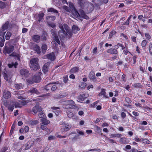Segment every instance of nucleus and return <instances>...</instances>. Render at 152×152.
Segmentation results:
<instances>
[{
	"label": "nucleus",
	"mask_w": 152,
	"mask_h": 152,
	"mask_svg": "<svg viewBox=\"0 0 152 152\" xmlns=\"http://www.w3.org/2000/svg\"><path fill=\"white\" fill-rule=\"evenodd\" d=\"M59 27L61 30L58 32V35L61 41L65 37L69 38L72 36V33L66 24H64L63 25L60 24Z\"/></svg>",
	"instance_id": "f257e3e1"
},
{
	"label": "nucleus",
	"mask_w": 152,
	"mask_h": 152,
	"mask_svg": "<svg viewBox=\"0 0 152 152\" xmlns=\"http://www.w3.org/2000/svg\"><path fill=\"white\" fill-rule=\"evenodd\" d=\"M44 15V14L43 13H41L37 15H36L34 17L36 20H37L39 22H40L42 21Z\"/></svg>",
	"instance_id": "1a4fd4ad"
},
{
	"label": "nucleus",
	"mask_w": 152,
	"mask_h": 152,
	"mask_svg": "<svg viewBox=\"0 0 152 152\" xmlns=\"http://www.w3.org/2000/svg\"><path fill=\"white\" fill-rule=\"evenodd\" d=\"M71 125L69 124H65L64 125V131H67L71 128Z\"/></svg>",
	"instance_id": "393cba45"
},
{
	"label": "nucleus",
	"mask_w": 152,
	"mask_h": 152,
	"mask_svg": "<svg viewBox=\"0 0 152 152\" xmlns=\"http://www.w3.org/2000/svg\"><path fill=\"white\" fill-rule=\"evenodd\" d=\"M48 21H49V20L47 21V22H48V24L49 25V26H51V27H52L53 28H55L56 27V25L54 23H50V24L49 23Z\"/></svg>",
	"instance_id": "680f3d73"
},
{
	"label": "nucleus",
	"mask_w": 152,
	"mask_h": 152,
	"mask_svg": "<svg viewBox=\"0 0 152 152\" xmlns=\"http://www.w3.org/2000/svg\"><path fill=\"white\" fill-rule=\"evenodd\" d=\"M80 30V29L78 27L75 25H73L72 27V31L73 33L75 34L77 32Z\"/></svg>",
	"instance_id": "b1692460"
},
{
	"label": "nucleus",
	"mask_w": 152,
	"mask_h": 152,
	"mask_svg": "<svg viewBox=\"0 0 152 152\" xmlns=\"http://www.w3.org/2000/svg\"><path fill=\"white\" fill-rule=\"evenodd\" d=\"M79 69L78 67H74L70 70V72L72 73H75L78 71Z\"/></svg>",
	"instance_id": "58836bf2"
},
{
	"label": "nucleus",
	"mask_w": 152,
	"mask_h": 152,
	"mask_svg": "<svg viewBox=\"0 0 152 152\" xmlns=\"http://www.w3.org/2000/svg\"><path fill=\"white\" fill-rule=\"evenodd\" d=\"M46 57L47 58L51 61L54 60L56 58L55 55L53 53L47 55Z\"/></svg>",
	"instance_id": "2eb2a0df"
},
{
	"label": "nucleus",
	"mask_w": 152,
	"mask_h": 152,
	"mask_svg": "<svg viewBox=\"0 0 152 152\" xmlns=\"http://www.w3.org/2000/svg\"><path fill=\"white\" fill-rule=\"evenodd\" d=\"M30 148L28 142L26 144V147L24 149L25 150H26L30 149Z\"/></svg>",
	"instance_id": "864d4df0"
},
{
	"label": "nucleus",
	"mask_w": 152,
	"mask_h": 152,
	"mask_svg": "<svg viewBox=\"0 0 152 152\" xmlns=\"http://www.w3.org/2000/svg\"><path fill=\"white\" fill-rule=\"evenodd\" d=\"M40 39V37L39 35H34L32 37L33 40L37 43H38L39 42Z\"/></svg>",
	"instance_id": "6ab92c4d"
},
{
	"label": "nucleus",
	"mask_w": 152,
	"mask_h": 152,
	"mask_svg": "<svg viewBox=\"0 0 152 152\" xmlns=\"http://www.w3.org/2000/svg\"><path fill=\"white\" fill-rule=\"evenodd\" d=\"M26 104V102L23 100L21 102H17L15 103V107H20L21 106L25 105Z\"/></svg>",
	"instance_id": "dca6fc26"
},
{
	"label": "nucleus",
	"mask_w": 152,
	"mask_h": 152,
	"mask_svg": "<svg viewBox=\"0 0 152 152\" xmlns=\"http://www.w3.org/2000/svg\"><path fill=\"white\" fill-rule=\"evenodd\" d=\"M20 73L21 75L25 77H27L29 75L28 71L25 69H21L20 71Z\"/></svg>",
	"instance_id": "9b49d317"
},
{
	"label": "nucleus",
	"mask_w": 152,
	"mask_h": 152,
	"mask_svg": "<svg viewBox=\"0 0 152 152\" xmlns=\"http://www.w3.org/2000/svg\"><path fill=\"white\" fill-rule=\"evenodd\" d=\"M34 49L38 54H39L40 53V50L39 47L38 45H36L34 48Z\"/></svg>",
	"instance_id": "ea45409f"
},
{
	"label": "nucleus",
	"mask_w": 152,
	"mask_h": 152,
	"mask_svg": "<svg viewBox=\"0 0 152 152\" xmlns=\"http://www.w3.org/2000/svg\"><path fill=\"white\" fill-rule=\"evenodd\" d=\"M3 95L4 99H9L11 97V94L9 91L5 90L4 91Z\"/></svg>",
	"instance_id": "ddd939ff"
},
{
	"label": "nucleus",
	"mask_w": 152,
	"mask_h": 152,
	"mask_svg": "<svg viewBox=\"0 0 152 152\" xmlns=\"http://www.w3.org/2000/svg\"><path fill=\"white\" fill-rule=\"evenodd\" d=\"M45 94H44L43 96H39V97L36 99L37 100H41L45 99L44 96H46Z\"/></svg>",
	"instance_id": "3c124183"
},
{
	"label": "nucleus",
	"mask_w": 152,
	"mask_h": 152,
	"mask_svg": "<svg viewBox=\"0 0 152 152\" xmlns=\"http://www.w3.org/2000/svg\"><path fill=\"white\" fill-rule=\"evenodd\" d=\"M97 151L98 152H99L101 151V150L100 149H93L89 150V151Z\"/></svg>",
	"instance_id": "e2e57ef3"
},
{
	"label": "nucleus",
	"mask_w": 152,
	"mask_h": 152,
	"mask_svg": "<svg viewBox=\"0 0 152 152\" xmlns=\"http://www.w3.org/2000/svg\"><path fill=\"white\" fill-rule=\"evenodd\" d=\"M41 121L42 124L44 125H47L50 123V121L45 118H41Z\"/></svg>",
	"instance_id": "4be33fe9"
},
{
	"label": "nucleus",
	"mask_w": 152,
	"mask_h": 152,
	"mask_svg": "<svg viewBox=\"0 0 152 152\" xmlns=\"http://www.w3.org/2000/svg\"><path fill=\"white\" fill-rule=\"evenodd\" d=\"M120 142L122 144H127L129 143V141L125 137H122L120 139Z\"/></svg>",
	"instance_id": "412c9836"
},
{
	"label": "nucleus",
	"mask_w": 152,
	"mask_h": 152,
	"mask_svg": "<svg viewBox=\"0 0 152 152\" xmlns=\"http://www.w3.org/2000/svg\"><path fill=\"white\" fill-rule=\"evenodd\" d=\"M145 36L146 38L148 40L150 39L151 38L150 35L148 33H146L145 34Z\"/></svg>",
	"instance_id": "49530a36"
},
{
	"label": "nucleus",
	"mask_w": 152,
	"mask_h": 152,
	"mask_svg": "<svg viewBox=\"0 0 152 152\" xmlns=\"http://www.w3.org/2000/svg\"><path fill=\"white\" fill-rule=\"evenodd\" d=\"M39 116L41 118H45V115L43 113H40L39 114Z\"/></svg>",
	"instance_id": "6e6d98bb"
},
{
	"label": "nucleus",
	"mask_w": 152,
	"mask_h": 152,
	"mask_svg": "<svg viewBox=\"0 0 152 152\" xmlns=\"http://www.w3.org/2000/svg\"><path fill=\"white\" fill-rule=\"evenodd\" d=\"M42 110V109L41 107L38 105H37L33 108L32 112L34 114H35L38 112H40Z\"/></svg>",
	"instance_id": "9d476101"
},
{
	"label": "nucleus",
	"mask_w": 152,
	"mask_h": 152,
	"mask_svg": "<svg viewBox=\"0 0 152 152\" xmlns=\"http://www.w3.org/2000/svg\"><path fill=\"white\" fill-rule=\"evenodd\" d=\"M9 22H7L5 23L3 25L2 27V31H5V30L7 29V28L8 25L9 24Z\"/></svg>",
	"instance_id": "c85d7f7f"
},
{
	"label": "nucleus",
	"mask_w": 152,
	"mask_h": 152,
	"mask_svg": "<svg viewBox=\"0 0 152 152\" xmlns=\"http://www.w3.org/2000/svg\"><path fill=\"white\" fill-rule=\"evenodd\" d=\"M14 104L13 103L12 105H9L8 107V110L11 111H12L14 108Z\"/></svg>",
	"instance_id": "a19ab883"
},
{
	"label": "nucleus",
	"mask_w": 152,
	"mask_h": 152,
	"mask_svg": "<svg viewBox=\"0 0 152 152\" xmlns=\"http://www.w3.org/2000/svg\"><path fill=\"white\" fill-rule=\"evenodd\" d=\"M140 124L141 125H146L147 124V122L145 121H140Z\"/></svg>",
	"instance_id": "69168bd1"
},
{
	"label": "nucleus",
	"mask_w": 152,
	"mask_h": 152,
	"mask_svg": "<svg viewBox=\"0 0 152 152\" xmlns=\"http://www.w3.org/2000/svg\"><path fill=\"white\" fill-rule=\"evenodd\" d=\"M88 96V94L87 93H82L78 96L77 99L78 102H82Z\"/></svg>",
	"instance_id": "0eeeda50"
},
{
	"label": "nucleus",
	"mask_w": 152,
	"mask_h": 152,
	"mask_svg": "<svg viewBox=\"0 0 152 152\" xmlns=\"http://www.w3.org/2000/svg\"><path fill=\"white\" fill-rule=\"evenodd\" d=\"M42 73L39 72L38 75H35L32 78V80L31 79H28L26 80L28 84H31L33 83L34 82L39 83L40 81Z\"/></svg>",
	"instance_id": "39448f33"
},
{
	"label": "nucleus",
	"mask_w": 152,
	"mask_h": 152,
	"mask_svg": "<svg viewBox=\"0 0 152 152\" xmlns=\"http://www.w3.org/2000/svg\"><path fill=\"white\" fill-rule=\"evenodd\" d=\"M56 18V17L54 16H47L46 17V19L47 20H50L52 21L54 20Z\"/></svg>",
	"instance_id": "2f4dec72"
},
{
	"label": "nucleus",
	"mask_w": 152,
	"mask_h": 152,
	"mask_svg": "<svg viewBox=\"0 0 152 152\" xmlns=\"http://www.w3.org/2000/svg\"><path fill=\"white\" fill-rule=\"evenodd\" d=\"M66 96V95L65 94L63 93L59 94L57 96H54V97L56 98H62L65 97Z\"/></svg>",
	"instance_id": "f704fd0d"
},
{
	"label": "nucleus",
	"mask_w": 152,
	"mask_h": 152,
	"mask_svg": "<svg viewBox=\"0 0 152 152\" xmlns=\"http://www.w3.org/2000/svg\"><path fill=\"white\" fill-rule=\"evenodd\" d=\"M100 1H103L105 4H106L108 2V0H97L96 2H97V3H98Z\"/></svg>",
	"instance_id": "338daca9"
},
{
	"label": "nucleus",
	"mask_w": 152,
	"mask_h": 152,
	"mask_svg": "<svg viewBox=\"0 0 152 152\" xmlns=\"http://www.w3.org/2000/svg\"><path fill=\"white\" fill-rule=\"evenodd\" d=\"M148 49L150 54L152 56V42H151L149 44Z\"/></svg>",
	"instance_id": "72a5a7b5"
},
{
	"label": "nucleus",
	"mask_w": 152,
	"mask_h": 152,
	"mask_svg": "<svg viewBox=\"0 0 152 152\" xmlns=\"http://www.w3.org/2000/svg\"><path fill=\"white\" fill-rule=\"evenodd\" d=\"M107 53L111 54H116L118 53L117 50L115 48H110L107 50Z\"/></svg>",
	"instance_id": "aec40b11"
},
{
	"label": "nucleus",
	"mask_w": 152,
	"mask_h": 152,
	"mask_svg": "<svg viewBox=\"0 0 152 152\" xmlns=\"http://www.w3.org/2000/svg\"><path fill=\"white\" fill-rule=\"evenodd\" d=\"M100 94L103 95L105 98H108V96L106 95L105 92V90L104 89H102Z\"/></svg>",
	"instance_id": "cd10ccee"
},
{
	"label": "nucleus",
	"mask_w": 152,
	"mask_h": 152,
	"mask_svg": "<svg viewBox=\"0 0 152 152\" xmlns=\"http://www.w3.org/2000/svg\"><path fill=\"white\" fill-rule=\"evenodd\" d=\"M115 33V31L113 30L110 33L109 35V37L111 38L112 37L113 35Z\"/></svg>",
	"instance_id": "13d9d810"
},
{
	"label": "nucleus",
	"mask_w": 152,
	"mask_h": 152,
	"mask_svg": "<svg viewBox=\"0 0 152 152\" xmlns=\"http://www.w3.org/2000/svg\"><path fill=\"white\" fill-rule=\"evenodd\" d=\"M42 71L45 74H46L48 72V67H42Z\"/></svg>",
	"instance_id": "c03bdc74"
},
{
	"label": "nucleus",
	"mask_w": 152,
	"mask_h": 152,
	"mask_svg": "<svg viewBox=\"0 0 152 152\" xmlns=\"http://www.w3.org/2000/svg\"><path fill=\"white\" fill-rule=\"evenodd\" d=\"M98 101H96L94 103L92 104L91 105V107L92 108H94L97 106V104L98 103Z\"/></svg>",
	"instance_id": "a18cd8bd"
},
{
	"label": "nucleus",
	"mask_w": 152,
	"mask_h": 152,
	"mask_svg": "<svg viewBox=\"0 0 152 152\" xmlns=\"http://www.w3.org/2000/svg\"><path fill=\"white\" fill-rule=\"evenodd\" d=\"M142 142L144 143L149 144V142L150 141L147 139H145L142 140Z\"/></svg>",
	"instance_id": "052dcab7"
},
{
	"label": "nucleus",
	"mask_w": 152,
	"mask_h": 152,
	"mask_svg": "<svg viewBox=\"0 0 152 152\" xmlns=\"http://www.w3.org/2000/svg\"><path fill=\"white\" fill-rule=\"evenodd\" d=\"M4 37H0V47H2L4 44Z\"/></svg>",
	"instance_id": "4c0bfd02"
},
{
	"label": "nucleus",
	"mask_w": 152,
	"mask_h": 152,
	"mask_svg": "<svg viewBox=\"0 0 152 152\" xmlns=\"http://www.w3.org/2000/svg\"><path fill=\"white\" fill-rule=\"evenodd\" d=\"M2 73H3L4 74V78L5 80H7V81H9L10 83H11V81L10 80V77L8 76L7 75V74L6 73L5 71H2Z\"/></svg>",
	"instance_id": "5701e85b"
},
{
	"label": "nucleus",
	"mask_w": 152,
	"mask_h": 152,
	"mask_svg": "<svg viewBox=\"0 0 152 152\" xmlns=\"http://www.w3.org/2000/svg\"><path fill=\"white\" fill-rule=\"evenodd\" d=\"M5 7V3L4 2L0 1V8H3Z\"/></svg>",
	"instance_id": "09e8293b"
},
{
	"label": "nucleus",
	"mask_w": 152,
	"mask_h": 152,
	"mask_svg": "<svg viewBox=\"0 0 152 152\" xmlns=\"http://www.w3.org/2000/svg\"><path fill=\"white\" fill-rule=\"evenodd\" d=\"M10 56H16L18 57V54L15 52H13L10 55Z\"/></svg>",
	"instance_id": "0e129e2a"
},
{
	"label": "nucleus",
	"mask_w": 152,
	"mask_h": 152,
	"mask_svg": "<svg viewBox=\"0 0 152 152\" xmlns=\"http://www.w3.org/2000/svg\"><path fill=\"white\" fill-rule=\"evenodd\" d=\"M8 149V148L7 147H4L3 148L1 151H0V152H6V151Z\"/></svg>",
	"instance_id": "bf43d9fd"
},
{
	"label": "nucleus",
	"mask_w": 152,
	"mask_h": 152,
	"mask_svg": "<svg viewBox=\"0 0 152 152\" xmlns=\"http://www.w3.org/2000/svg\"><path fill=\"white\" fill-rule=\"evenodd\" d=\"M42 53L44 54L45 53L46 50L47 49V46L45 44H43L42 47Z\"/></svg>",
	"instance_id": "c756f323"
},
{
	"label": "nucleus",
	"mask_w": 152,
	"mask_h": 152,
	"mask_svg": "<svg viewBox=\"0 0 152 152\" xmlns=\"http://www.w3.org/2000/svg\"><path fill=\"white\" fill-rule=\"evenodd\" d=\"M63 9L66 10L67 12H71L70 9H69V8L66 6H64L63 7Z\"/></svg>",
	"instance_id": "de8ad7c7"
},
{
	"label": "nucleus",
	"mask_w": 152,
	"mask_h": 152,
	"mask_svg": "<svg viewBox=\"0 0 152 152\" xmlns=\"http://www.w3.org/2000/svg\"><path fill=\"white\" fill-rule=\"evenodd\" d=\"M14 87L17 89H21L23 87V85L21 83L15 84H14Z\"/></svg>",
	"instance_id": "bb28decb"
},
{
	"label": "nucleus",
	"mask_w": 152,
	"mask_h": 152,
	"mask_svg": "<svg viewBox=\"0 0 152 152\" xmlns=\"http://www.w3.org/2000/svg\"><path fill=\"white\" fill-rule=\"evenodd\" d=\"M86 0H78V3L81 8L88 13L91 12L94 9V7L91 3L84 2Z\"/></svg>",
	"instance_id": "7ed1b4c3"
},
{
	"label": "nucleus",
	"mask_w": 152,
	"mask_h": 152,
	"mask_svg": "<svg viewBox=\"0 0 152 152\" xmlns=\"http://www.w3.org/2000/svg\"><path fill=\"white\" fill-rule=\"evenodd\" d=\"M88 77L91 80H92L94 82H95L97 81L95 76V73L93 71H91L90 72Z\"/></svg>",
	"instance_id": "f8f14e48"
},
{
	"label": "nucleus",
	"mask_w": 152,
	"mask_h": 152,
	"mask_svg": "<svg viewBox=\"0 0 152 152\" xmlns=\"http://www.w3.org/2000/svg\"><path fill=\"white\" fill-rule=\"evenodd\" d=\"M69 5L70 9V10L71 12L75 17H80L86 20L89 18V17L85 14L83 10H80V14L76 10L72 3L69 2Z\"/></svg>",
	"instance_id": "f03ea898"
},
{
	"label": "nucleus",
	"mask_w": 152,
	"mask_h": 152,
	"mask_svg": "<svg viewBox=\"0 0 152 152\" xmlns=\"http://www.w3.org/2000/svg\"><path fill=\"white\" fill-rule=\"evenodd\" d=\"M38 121L37 120L35 121H30L29 122V124L31 125H36L38 123Z\"/></svg>",
	"instance_id": "c9c22d12"
},
{
	"label": "nucleus",
	"mask_w": 152,
	"mask_h": 152,
	"mask_svg": "<svg viewBox=\"0 0 152 152\" xmlns=\"http://www.w3.org/2000/svg\"><path fill=\"white\" fill-rule=\"evenodd\" d=\"M8 66H16L18 65V63L17 62H12L8 64Z\"/></svg>",
	"instance_id": "e433bc0d"
},
{
	"label": "nucleus",
	"mask_w": 152,
	"mask_h": 152,
	"mask_svg": "<svg viewBox=\"0 0 152 152\" xmlns=\"http://www.w3.org/2000/svg\"><path fill=\"white\" fill-rule=\"evenodd\" d=\"M75 106L74 102L72 100L66 101L63 104V107L65 108H72Z\"/></svg>",
	"instance_id": "423d86ee"
},
{
	"label": "nucleus",
	"mask_w": 152,
	"mask_h": 152,
	"mask_svg": "<svg viewBox=\"0 0 152 152\" xmlns=\"http://www.w3.org/2000/svg\"><path fill=\"white\" fill-rule=\"evenodd\" d=\"M51 109L53 110V112L56 116L58 115L60 113V108L58 107H51Z\"/></svg>",
	"instance_id": "4468645a"
},
{
	"label": "nucleus",
	"mask_w": 152,
	"mask_h": 152,
	"mask_svg": "<svg viewBox=\"0 0 152 152\" xmlns=\"http://www.w3.org/2000/svg\"><path fill=\"white\" fill-rule=\"evenodd\" d=\"M48 12H53L56 13H57L58 12V11L57 10L54 9L53 8H50L48 9Z\"/></svg>",
	"instance_id": "7c9ffc66"
},
{
	"label": "nucleus",
	"mask_w": 152,
	"mask_h": 152,
	"mask_svg": "<svg viewBox=\"0 0 152 152\" xmlns=\"http://www.w3.org/2000/svg\"><path fill=\"white\" fill-rule=\"evenodd\" d=\"M47 34L46 33L44 32L42 36V39L44 40H45L46 39V37Z\"/></svg>",
	"instance_id": "603ef678"
},
{
	"label": "nucleus",
	"mask_w": 152,
	"mask_h": 152,
	"mask_svg": "<svg viewBox=\"0 0 152 152\" xmlns=\"http://www.w3.org/2000/svg\"><path fill=\"white\" fill-rule=\"evenodd\" d=\"M68 81V76H64L63 77V81L65 83H66Z\"/></svg>",
	"instance_id": "4d7b16f0"
},
{
	"label": "nucleus",
	"mask_w": 152,
	"mask_h": 152,
	"mask_svg": "<svg viewBox=\"0 0 152 152\" xmlns=\"http://www.w3.org/2000/svg\"><path fill=\"white\" fill-rule=\"evenodd\" d=\"M38 61V59L37 58H34L30 60V62L32 65H33L32 66H34L37 65Z\"/></svg>",
	"instance_id": "a211bd4d"
},
{
	"label": "nucleus",
	"mask_w": 152,
	"mask_h": 152,
	"mask_svg": "<svg viewBox=\"0 0 152 152\" xmlns=\"http://www.w3.org/2000/svg\"><path fill=\"white\" fill-rule=\"evenodd\" d=\"M122 136V135L120 134H111L110 135V137L111 138H114L115 137H117L118 138H120Z\"/></svg>",
	"instance_id": "473e14b6"
},
{
	"label": "nucleus",
	"mask_w": 152,
	"mask_h": 152,
	"mask_svg": "<svg viewBox=\"0 0 152 152\" xmlns=\"http://www.w3.org/2000/svg\"><path fill=\"white\" fill-rule=\"evenodd\" d=\"M24 130L26 133L28 132L29 130V128L27 126H25L24 129Z\"/></svg>",
	"instance_id": "774afa93"
},
{
	"label": "nucleus",
	"mask_w": 152,
	"mask_h": 152,
	"mask_svg": "<svg viewBox=\"0 0 152 152\" xmlns=\"http://www.w3.org/2000/svg\"><path fill=\"white\" fill-rule=\"evenodd\" d=\"M28 93L30 94V95L33 94H39V92L35 88H33L31 89L28 91Z\"/></svg>",
	"instance_id": "f3484780"
},
{
	"label": "nucleus",
	"mask_w": 152,
	"mask_h": 152,
	"mask_svg": "<svg viewBox=\"0 0 152 152\" xmlns=\"http://www.w3.org/2000/svg\"><path fill=\"white\" fill-rule=\"evenodd\" d=\"M51 32L53 37V39L52 43L53 46L56 48L58 45H60L61 43L57 34V31L56 29H53L51 30Z\"/></svg>",
	"instance_id": "20e7f679"
},
{
	"label": "nucleus",
	"mask_w": 152,
	"mask_h": 152,
	"mask_svg": "<svg viewBox=\"0 0 152 152\" xmlns=\"http://www.w3.org/2000/svg\"><path fill=\"white\" fill-rule=\"evenodd\" d=\"M6 32L1 30L0 31V36L2 37V38L4 37V35Z\"/></svg>",
	"instance_id": "5fc2aeb1"
},
{
	"label": "nucleus",
	"mask_w": 152,
	"mask_h": 152,
	"mask_svg": "<svg viewBox=\"0 0 152 152\" xmlns=\"http://www.w3.org/2000/svg\"><path fill=\"white\" fill-rule=\"evenodd\" d=\"M49 86L50 88H51L52 91H54L57 88V86L55 85H54L53 83H51L49 84Z\"/></svg>",
	"instance_id": "a878e982"
},
{
	"label": "nucleus",
	"mask_w": 152,
	"mask_h": 152,
	"mask_svg": "<svg viewBox=\"0 0 152 152\" xmlns=\"http://www.w3.org/2000/svg\"><path fill=\"white\" fill-rule=\"evenodd\" d=\"M14 49V46L13 45L9 46V47L6 46L4 48L3 52L5 54H9L13 51Z\"/></svg>",
	"instance_id": "6e6552de"
},
{
	"label": "nucleus",
	"mask_w": 152,
	"mask_h": 152,
	"mask_svg": "<svg viewBox=\"0 0 152 152\" xmlns=\"http://www.w3.org/2000/svg\"><path fill=\"white\" fill-rule=\"evenodd\" d=\"M147 42L146 40H143L141 42V45L142 47H145L147 44Z\"/></svg>",
	"instance_id": "37998d69"
},
{
	"label": "nucleus",
	"mask_w": 152,
	"mask_h": 152,
	"mask_svg": "<svg viewBox=\"0 0 152 152\" xmlns=\"http://www.w3.org/2000/svg\"><path fill=\"white\" fill-rule=\"evenodd\" d=\"M28 142L30 148L33 146L34 144V142L31 140L28 141Z\"/></svg>",
	"instance_id": "8fccbe9b"
},
{
	"label": "nucleus",
	"mask_w": 152,
	"mask_h": 152,
	"mask_svg": "<svg viewBox=\"0 0 152 152\" xmlns=\"http://www.w3.org/2000/svg\"><path fill=\"white\" fill-rule=\"evenodd\" d=\"M11 35V33L10 32H8L6 35V39L7 40H9V39H10V37Z\"/></svg>",
	"instance_id": "79ce46f5"
}]
</instances>
